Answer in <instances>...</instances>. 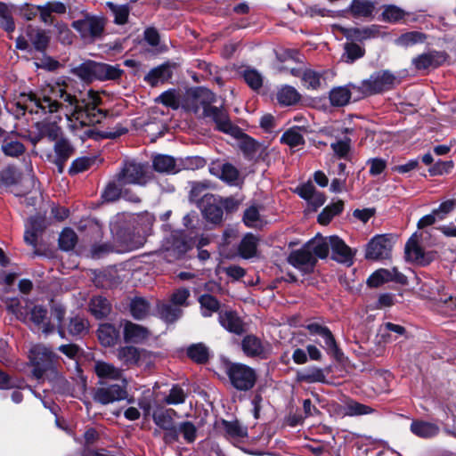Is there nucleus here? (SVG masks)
I'll return each mask as SVG.
<instances>
[{
    "instance_id": "64",
    "label": "nucleus",
    "mask_w": 456,
    "mask_h": 456,
    "mask_svg": "<svg viewBox=\"0 0 456 456\" xmlns=\"http://www.w3.org/2000/svg\"><path fill=\"white\" fill-rule=\"evenodd\" d=\"M190 297L189 289L185 288H180L174 291L171 296V304L182 308L183 306L188 305V298Z\"/></svg>"
},
{
    "instance_id": "51",
    "label": "nucleus",
    "mask_w": 456,
    "mask_h": 456,
    "mask_svg": "<svg viewBox=\"0 0 456 456\" xmlns=\"http://www.w3.org/2000/svg\"><path fill=\"white\" fill-rule=\"evenodd\" d=\"M77 240L76 232L72 229L66 228L61 232L59 237L60 248L63 250H70L75 247Z\"/></svg>"
},
{
    "instance_id": "17",
    "label": "nucleus",
    "mask_w": 456,
    "mask_h": 456,
    "mask_svg": "<svg viewBox=\"0 0 456 456\" xmlns=\"http://www.w3.org/2000/svg\"><path fill=\"white\" fill-rule=\"evenodd\" d=\"M446 60V54L443 52L431 51L418 55L412 59V65L418 70L437 68Z\"/></svg>"
},
{
    "instance_id": "18",
    "label": "nucleus",
    "mask_w": 456,
    "mask_h": 456,
    "mask_svg": "<svg viewBox=\"0 0 456 456\" xmlns=\"http://www.w3.org/2000/svg\"><path fill=\"white\" fill-rule=\"evenodd\" d=\"M404 252L405 258L416 265L425 266L432 261L431 256L423 251L417 239L413 236L406 242Z\"/></svg>"
},
{
    "instance_id": "48",
    "label": "nucleus",
    "mask_w": 456,
    "mask_h": 456,
    "mask_svg": "<svg viewBox=\"0 0 456 456\" xmlns=\"http://www.w3.org/2000/svg\"><path fill=\"white\" fill-rule=\"evenodd\" d=\"M373 411L374 410L371 407L356 401H349L345 405V414L347 416L367 415Z\"/></svg>"
},
{
    "instance_id": "24",
    "label": "nucleus",
    "mask_w": 456,
    "mask_h": 456,
    "mask_svg": "<svg viewBox=\"0 0 456 456\" xmlns=\"http://www.w3.org/2000/svg\"><path fill=\"white\" fill-rule=\"evenodd\" d=\"M219 322L230 332L240 335L244 331V324L242 321L232 311L221 312L219 314Z\"/></svg>"
},
{
    "instance_id": "49",
    "label": "nucleus",
    "mask_w": 456,
    "mask_h": 456,
    "mask_svg": "<svg viewBox=\"0 0 456 456\" xmlns=\"http://www.w3.org/2000/svg\"><path fill=\"white\" fill-rule=\"evenodd\" d=\"M94 65L95 61H88L82 63L78 67H76L72 69V72L77 76L79 78H81L83 81L90 82L94 77Z\"/></svg>"
},
{
    "instance_id": "56",
    "label": "nucleus",
    "mask_w": 456,
    "mask_h": 456,
    "mask_svg": "<svg viewBox=\"0 0 456 456\" xmlns=\"http://www.w3.org/2000/svg\"><path fill=\"white\" fill-rule=\"evenodd\" d=\"M122 185L123 184L118 183L117 180L109 183L102 192V198L106 201H114L118 200L121 195L123 196L124 191L121 189Z\"/></svg>"
},
{
    "instance_id": "43",
    "label": "nucleus",
    "mask_w": 456,
    "mask_h": 456,
    "mask_svg": "<svg viewBox=\"0 0 456 456\" xmlns=\"http://www.w3.org/2000/svg\"><path fill=\"white\" fill-rule=\"evenodd\" d=\"M299 99V95L295 88L285 86L277 93V101L280 104L289 106L296 103Z\"/></svg>"
},
{
    "instance_id": "47",
    "label": "nucleus",
    "mask_w": 456,
    "mask_h": 456,
    "mask_svg": "<svg viewBox=\"0 0 456 456\" xmlns=\"http://www.w3.org/2000/svg\"><path fill=\"white\" fill-rule=\"evenodd\" d=\"M434 308L443 314H452L456 311V298L444 292Z\"/></svg>"
},
{
    "instance_id": "45",
    "label": "nucleus",
    "mask_w": 456,
    "mask_h": 456,
    "mask_svg": "<svg viewBox=\"0 0 456 456\" xmlns=\"http://www.w3.org/2000/svg\"><path fill=\"white\" fill-rule=\"evenodd\" d=\"M153 167L158 172H175V160L167 155H159L153 159Z\"/></svg>"
},
{
    "instance_id": "63",
    "label": "nucleus",
    "mask_w": 456,
    "mask_h": 456,
    "mask_svg": "<svg viewBox=\"0 0 456 456\" xmlns=\"http://www.w3.org/2000/svg\"><path fill=\"white\" fill-rule=\"evenodd\" d=\"M186 398V394L183 389L178 386H174L169 395L165 398V403L167 404H180L183 403Z\"/></svg>"
},
{
    "instance_id": "58",
    "label": "nucleus",
    "mask_w": 456,
    "mask_h": 456,
    "mask_svg": "<svg viewBox=\"0 0 456 456\" xmlns=\"http://www.w3.org/2000/svg\"><path fill=\"white\" fill-rule=\"evenodd\" d=\"M106 4L114 14L116 23L125 24L126 22L129 14L126 5H117L111 2H108Z\"/></svg>"
},
{
    "instance_id": "59",
    "label": "nucleus",
    "mask_w": 456,
    "mask_h": 456,
    "mask_svg": "<svg viewBox=\"0 0 456 456\" xmlns=\"http://www.w3.org/2000/svg\"><path fill=\"white\" fill-rule=\"evenodd\" d=\"M2 151L7 156L18 157L24 152L25 148L19 141H4L2 144Z\"/></svg>"
},
{
    "instance_id": "28",
    "label": "nucleus",
    "mask_w": 456,
    "mask_h": 456,
    "mask_svg": "<svg viewBox=\"0 0 456 456\" xmlns=\"http://www.w3.org/2000/svg\"><path fill=\"white\" fill-rule=\"evenodd\" d=\"M411 431L419 437L428 439L437 436L440 428L432 422L413 420L411 424Z\"/></svg>"
},
{
    "instance_id": "32",
    "label": "nucleus",
    "mask_w": 456,
    "mask_h": 456,
    "mask_svg": "<svg viewBox=\"0 0 456 456\" xmlns=\"http://www.w3.org/2000/svg\"><path fill=\"white\" fill-rule=\"evenodd\" d=\"M375 10V3L370 0H353L349 12L355 18L370 17Z\"/></svg>"
},
{
    "instance_id": "42",
    "label": "nucleus",
    "mask_w": 456,
    "mask_h": 456,
    "mask_svg": "<svg viewBox=\"0 0 456 456\" xmlns=\"http://www.w3.org/2000/svg\"><path fill=\"white\" fill-rule=\"evenodd\" d=\"M406 15L407 12L404 10L393 4L385 6L381 14L382 20L390 23L400 22Z\"/></svg>"
},
{
    "instance_id": "4",
    "label": "nucleus",
    "mask_w": 456,
    "mask_h": 456,
    "mask_svg": "<svg viewBox=\"0 0 456 456\" xmlns=\"http://www.w3.org/2000/svg\"><path fill=\"white\" fill-rule=\"evenodd\" d=\"M402 78L388 69H382L372 73L369 78L363 80L358 91L363 96H370L393 90L400 85Z\"/></svg>"
},
{
    "instance_id": "62",
    "label": "nucleus",
    "mask_w": 456,
    "mask_h": 456,
    "mask_svg": "<svg viewBox=\"0 0 456 456\" xmlns=\"http://www.w3.org/2000/svg\"><path fill=\"white\" fill-rule=\"evenodd\" d=\"M259 212L256 207H250L246 209L243 221L248 227L256 228L261 225Z\"/></svg>"
},
{
    "instance_id": "23",
    "label": "nucleus",
    "mask_w": 456,
    "mask_h": 456,
    "mask_svg": "<svg viewBox=\"0 0 456 456\" xmlns=\"http://www.w3.org/2000/svg\"><path fill=\"white\" fill-rule=\"evenodd\" d=\"M26 35L37 51H45L48 46L50 37L45 30L35 28L32 25H28L26 27Z\"/></svg>"
},
{
    "instance_id": "35",
    "label": "nucleus",
    "mask_w": 456,
    "mask_h": 456,
    "mask_svg": "<svg viewBox=\"0 0 456 456\" xmlns=\"http://www.w3.org/2000/svg\"><path fill=\"white\" fill-rule=\"evenodd\" d=\"M427 35L419 31H409L395 39V44L401 47H410L426 41Z\"/></svg>"
},
{
    "instance_id": "34",
    "label": "nucleus",
    "mask_w": 456,
    "mask_h": 456,
    "mask_svg": "<svg viewBox=\"0 0 456 456\" xmlns=\"http://www.w3.org/2000/svg\"><path fill=\"white\" fill-rule=\"evenodd\" d=\"M98 338L104 346H114L118 338V331L109 323L101 324L98 329Z\"/></svg>"
},
{
    "instance_id": "29",
    "label": "nucleus",
    "mask_w": 456,
    "mask_h": 456,
    "mask_svg": "<svg viewBox=\"0 0 456 456\" xmlns=\"http://www.w3.org/2000/svg\"><path fill=\"white\" fill-rule=\"evenodd\" d=\"M149 336V331L146 328L127 322L124 327V338L126 342L141 343Z\"/></svg>"
},
{
    "instance_id": "39",
    "label": "nucleus",
    "mask_w": 456,
    "mask_h": 456,
    "mask_svg": "<svg viewBox=\"0 0 456 456\" xmlns=\"http://www.w3.org/2000/svg\"><path fill=\"white\" fill-rule=\"evenodd\" d=\"M158 311L160 318L166 322H174L183 314L182 308L171 303L160 304L158 307Z\"/></svg>"
},
{
    "instance_id": "21",
    "label": "nucleus",
    "mask_w": 456,
    "mask_h": 456,
    "mask_svg": "<svg viewBox=\"0 0 456 456\" xmlns=\"http://www.w3.org/2000/svg\"><path fill=\"white\" fill-rule=\"evenodd\" d=\"M163 247L166 252L165 257L167 258L168 261L179 258L188 250L187 243L177 234L171 235L170 238L166 240Z\"/></svg>"
},
{
    "instance_id": "12",
    "label": "nucleus",
    "mask_w": 456,
    "mask_h": 456,
    "mask_svg": "<svg viewBox=\"0 0 456 456\" xmlns=\"http://www.w3.org/2000/svg\"><path fill=\"white\" fill-rule=\"evenodd\" d=\"M75 152L74 146L66 138H61L54 142L53 154L47 156L48 160L57 167L58 172L62 173L66 162Z\"/></svg>"
},
{
    "instance_id": "3",
    "label": "nucleus",
    "mask_w": 456,
    "mask_h": 456,
    "mask_svg": "<svg viewBox=\"0 0 456 456\" xmlns=\"http://www.w3.org/2000/svg\"><path fill=\"white\" fill-rule=\"evenodd\" d=\"M47 314V310L45 307L35 305L30 311V321L45 335L53 332L57 327L60 336L63 338L64 330L61 323L65 315V309L61 305H54L52 308L51 316L48 317Z\"/></svg>"
},
{
    "instance_id": "8",
    "label": "nucleus",
    "mask_w": 456,
    "mask_h": 456,
    "mask_svg": "<svg viewBox=\"0 0 456 456\" xmlns=\"http://www.w3.org/2000/svg\"><path fill=\"white\" fill-rule=\"evenodd\" d=\"M148 167L135 161L125 162L121 170L116 175L120 184L144 185L147 183Z\"/></svg>"
},
{
    "instance_id": "60",
    "label": "nucleus",
    "mask_w": 456,
    "mask_h": 456,
    "mask_svg": "<svg viewBox=\"0 0 456 456\" xmlns=\"http://www.w3.org/2000/svg\"><path fill=\"white\" fill-rule=\"evenodd\" d=\"M281 142L290 147H297L304 143V139L297 130L290 129L282 134Z\"/></svg>"
},
{
    "instance_id": "57",
    "label": "nucleus",
    "mask_w": 456,
    "mask_h": 456,
    "mask_svg": "<svg viewBox=\"0 0 456 456\" xmlns=\"http://www.w3.org/2000/svg\"><path fill=\"white\" fill-rule=\"evenodd\" d=\"M40 133L43 137L47 138L51 142H57L61 137V129L56 123H47L42 126Z\"/></svg>"
},
{
    "instance_id": "22",
    "label": "nucleus",
    "mask_w": 456,
    "mask_h": 456,
    "mask_svg": "<svg viewBox=\"0 0 456 456\" xmlns=\"http://www.w3.org/2000/svg\"><path fill=\"white\" fill-rule=\"evenodd\" d=\"M241 347L244 354L250 357H265L267 352L266 346L253 335H248L243 338Z\"/></svg>"
},
{
    "instance_id": "20",
    "label": "nucleus",
    "mask_w": 456,
    "mask_h": 456,
    "mask_svg": "<svg viewBox=\"0 0 456 456\" xmlns=\"http://www.w3.org/2000/svg\"><path fill=\"white\" fill-rule=\"evenodd\" d=\"M45 226V220L41 216L30 217L26 224L24 232V240L32 247L37 246V237L43 232Z\"/></svg>"
},
{
    "instance_id": "44",
    "label": "nucleus",
    "mask_w": 456,
    "mask_h": 456,
    "mask_svg": "<svg viewBox=\"0 0 456 456\" xmlns=\"http://www.w3.org/2000/svg\"><path fill=\"white\" fill-rule=\"evenodd\" d=\"M199 302L201 307V314L205 317L211 316L219 309V302L212 295L205 294L200 296Z\"/></svg>"
},
{
    "instance_id": "1",
    "label": "nucleus",
    "mask_w": 456,
    "mask_h": 456,
    "mask_svg": "<svg viewBox=\"0 0 456 456\" xmlns=\"http://www.w3.org/2000/svg\"><path fill=\"white\" fill-rule=\"evenodd\" d=\"M66 87V84H57L45 88L41 96L34 94L24 95L23 104L19 102L18 107L30 113H38L39 110L44 113H53L62 110L68 120L69 129L77 134L80 128L88 126L89 120L77 97L68 93Z\"/></svg>"
},
{
    "instance_id": "27",
    "label": "nucleus",
    "mask_w": 456,
    "mask_h": 456,
    "mask_svg": "<svg viewBox=\"0 0 456 456\" xmlns=\"http://www.w3.org/2000/svg\"><path fill=\"white\" fill-rule=\"evenodd\" d=\"M172 66L170 63H164L152 69L144 77V80L152 86L159 83H164L172 76Z\"/></svg>"
},
{
    "instance_id": "6",
    "label": "nucleus",
    "mask_w": 456,
    "mask_h": 456,
    "mask_svg": "<svg viewBox=\"0 0 456 456\" xmlns=\"http://www.w3.org/2000/svg\"><path fill=\"white\" fill-rule=\"evenodd\" d=\"M56 355L44 345H35L29 351V359L34 366L33 376L43 379L45 372L52 369Z\"/></svg>"
},
{
    "instance_id": "5",
    "label": "nucleus",
    "mask_w": 456,
    "mask_h": 456,
    "mask_svg": "<svg viewBox=\"0 0 456 456\" xmlns=\"http://www.w3.org/2000/svg\"><path fill=\"white\" fill-rule=\"evenodd\" d=\"M226 374L232 385L240 391L251 389L256 380L255 370L242 363H229L226 367Z\"/></svg>"
},
{
    "instance_id": "31",
    "label": "nucleus",
    "mask_w": 456,
    "mask_h": 456,
    "mask_svg": "<svg viewBox=\"0 0 456 456\" xmlns=\"http://www.w3.org/2000/svg\"><path fill=\"white\" fill-rule=\"evenodd\" d=\"M344 210V201L341 200L326 206L317 216V222L322 225H328L331 220L340 215Z\"/></svg>"
},
{
    "instance_id": "33",
    "label": "nucleus",
    "mask_w": 456,
    "mask_h": 456,
    "mask_svg": "<svg viewBox=\"0 0 456 456\" xmlns=\"http://www.w3.org/2000/svg\"><path fill=\"white\" fill-rule=\"evenodd\" d=\"M94 77L98 80L116 79L120 77L122 70L118 65L95 62Z\"/></svg>"
},
{
    "instance_id": "26",
    "label": "nucleus",
    "mask_w": 456,
    "mask_h": 456,
    "mask_svg": "<svg viewBox=\"0 0 456 456\" xmlns=\"http://www.w3.org/2000/svg\"><path fill=\"white\" fill-rule=\"evenodd\" d=\"M350 87L358 90V86L349 84L345 86H338L330 90V101L332 106L344 107L350 102L352 93Z\"/></svg>"
},
{
    "instance_id": "52",
    "label": "nucleus",
    "mask_w": 456,
    "mask_h": 456,
    "mask_svg": "<svg viewBox=\"0 0 456 456\" xmlns=\"http://www.w3.org/2000/svg\"><path fill=\"white\" fill-rule=\"evenodd\" d=\"M187 353L191 360L199 363H203L208 359V349L203 344L192 345Z\"/></svg>"
},
{
    "instance_id": "11",
    "label": "nucleus",
    "mask_w": 456,
    "mask_h": 456,
    "mask_svg": "<svg viewBox=\"0 0 456 456\" xmlns=\"http://www.w3.org/2000/svg\"><path fill=\"white\" fill-rule=\"evenodd\" d=\"M315 343H318L331 357L340 360L343 353L329 328L315 322Z\"/></svg>"
},
{
    "instance_id": "36",
    "label": "nucleus",
    "mask_w": 456,
    "mask_h": 456,
    "mask_svg": "<svg viewBox=\"0 0 456 456\" xmlns=\"http://www.w3.org/2000/svg\"><path fill=\"white\" fill-rule=\"evenodd\" d=\"M336 235L322 236L320 232L315 233V257L326 258L329 256Z\"/></svg>"
},
{
    "instance_id": "50",
    "label": "nucleus",
    "mask_w": 456,
    "mask_h": 456,
    "mask_svg": "<svg viewBox=\"0 0 456 456\" xmlns=\"http://www.w3.org/2000/svg\"><path fill=\"white\" fill-rule=\"evenodd\" d=\"M289 69V68H284ZM289 72L292 76L301 78V83L306 88H312L314 86V72L310 69H304L303 67L290 68Z\"/></svg>"
},
{
    "instance_id": "37",
    "label": "nucleus",
    "mask_w": 456,
    "mask_h": 456,
    "mask_svg": "<svg viewBox=\"0 0 456 456\" xmlns=\"http://www.w3.org/2000/svg\"><path fill=\"white\" fill-rule=\"evenodd\" d=\"M89 307L92 314L97 319L106 317L111 310L110 302L101 296L93 297Z\"/></svg>"
},
{
    "instance_id": "55",
    "label": "nucleus",
    "mask_w": 456,
    "mask_h": 456,
    "mask_svg": "<svg viewBox=\"0 0 456 456\" xmlns=\"http://www.w3.org/2000/svg\"><path fill=\"white\" fill-rule=\"evenodd\" d=\"M392 276L389 273V270L379 269L373 273L367 280V284L370 287L377 288L384 282L391 281Z\"/></svg>"
},
{
    "instance_id": "40",
    "label": "nucleus",
    "mask_w": 456,
    "mask_h": 456,
    "mask_svg": "<svg viewBox=\"0 0 456 456\" xmlns=\"http://www.w3.org/2000/svg\"><path fill=\"white\" fill-rule=\"evenodd\" d=\"M334 154L338 159H351L352 141L348 137L338 140L330 144Z\"/></svg>"
},
{
    "instance_id": "25",
    "label": "nucleus",
    "mask_w": 456,
    "mask_h": 456,
    "mask_svg": "<svg viewBox=\"0 0 456 456\" xmlns=\"http://www.w3.org/2000/svg\"><path fill=\"white\" fill-rule=\"evenodd\" d=\"M94 371L96 375L100 379H112V380H118V379H124L123 377V370L116 366H114L112 363L104 362V361H96L94 362Z\"/></svg>"
},
{
    "instance_id": "61",
    "label": "nucleus",
    "mask_w": 456,
    "mask_h": 456,
    "mask_svg": "<svg viewBox=\"0 0 456 456\" xmlns=\"http://www.w3.org/2000/svg\"><path fill=\"white\" fill-rule=\"evenodd\" d=\"M224 428L226 433L234 438H242L248 434L247 428L238 421H224Z\"/></svg>"
},
{
    "instance_id": "15",
    "label": "nucleus",
    "mask_w": 456,
    "mask_h": 456,
    "mask_svg": "<svg viewBox=\"0 0 456 456\" xmlns=\"http://www.w3.org/2000/svg\"><path fill=\"white\" fill-rule=\"evenodd\" d=\"M332 240L333 243L330 250L331 259L338 264L351 266L354 264L355 251L347 246L346 242L337 235L332 239Z\"/></svg>"
},
{
    "instance_id": "13",
    "label": "nucleus",
    "mask_w": 456,
    "mask_h": 456,
    "mask_svg": "<svg viewBox=\"0 0 456 456\" xmlns=\"http://www.w3.org/2000/svg\"><path fill=\"white\" fill-rule=\"evenodd\" d=\"M200 208L203 216L210 223L220 224L223 219V208L221 204L213 194L206 193L202 196Z\"/></svg>"
},
{
    "instance_id": "16",
    "label": "nucleus",
    "mask_w": 456,
    "mask_h": 456,
    "mask_svg": "<svg viewBox=\"0 0 456 456\" xmlns=\"http://www.w3.org/2000/svg\"><path fill=\"white\" fill-rule=\"evenodd\" d=\"M444 289L442 281L433 278H427L424 281H420L419 293L421 297L432 301L433 306H435L438 301H441V297L444 293Z\"/></svg>"
},
{
    "instance_id": "46",
    "label": "nucleus",
    "mask_w": 456,
    "mask_h": 456,
    "mask_svg": "<svg viewBox=\"0 0 456 456\" xmlns=\"http://www.w3.org/2000/svg\"><path fill=\"white\" fill-rule=\"evenodd\" d=\"M220 178L231 185H238L240 182L238 169L230 163L222 166Z\"/></svg>"
},
{
    "instance_id": "53",
    "label": "nucleus",
    "mask_w": 456,
    "mask_h": 456,
    "mask_svg": "<svg viewBox=\"0 0 456 456\" xmlns=\"http://www.w3.org/2000/svg\"><path fill=\"white\" fill-rule=\"evenodd\" d=\"M243 77L245 82L253 90H257L263 86V77L255 69L248 68L243 71Z\"/></svg>"
},
{
    "instance_id": "10",
    "label": "nucleus",
    "mask_w": 456,
    "mask_h": 456,
    "mask_svg": "<svg viewBox=\"0 0 456 456\" xmlns=\"http://www.w3.org/2000/svg\"><path fill=\"white\" fill-rule=\"evenodd\" d=\"M123 385L112 384L97 388L93 395L95 402L102 404H109L124 400L127 397L126 380L123 379Z\"/></svg>"
},
{
    "instance_id": "41",
    "label": "nucleus",
    "mask_w": 456,
    "mask_h": 456,
    "mask_svg": "<svg viewBox=\"0 0 456 456\" xmlns=\"http://www.w3.org/2000/svg\"><path fill=\"white\" fill-rule=\"evenodd\" d=\"M150 312L148 301L142 297H135L130 303V313L134 319L141 320L145 318Z\"/></svg>"
},
{
    "instance_id": "19",
    "label": "nucleus",
    "mask_w": 456,
    "mask_h": 456,
    "mask_svg": "<svg viewBox=\"0 0 456 456\" xmlns=\"http://www.w3.org/2000/svg\"><path fill=\"white\" fill-rule=\"evenodd\" d=\"M175 411L172 409L159 408L152 413L154 423L160 428L169 431L174 439H177V430L174 426L172 414Z\"/></svg>"
},
{
    "instance_id": "54",
    "label": "nucleus",
    "mask_w": 456,
    "mask_h": 456,
    "mask_svg": "<svg viewBox=\"0 0 456 456\" xmlns=\"http://www.w3.org/2000/svg\"><path fill=\"white\" fill-rule=\"evenodd\" d=\"M365 50L354 43L346 44L345 45V53L343 58L346 62L353 63L357 59L362 58L364 55Z\"/></svg>"
},
{
    "instance_id": "9",
    "label": "nucleus",
    "mask_w": 456,
    "mask_h": 456,
    "mask_svg": "<svg viewBox=\"0 0 456 456\" xmlns=\"http://www.w3.org/2000/svg\"><path fill=\"white\" fill-rule=\"evenodd\" d=\"M72 27L80 34L86 41H93L99 37L104 28V22L102 19L94 16H86L83 19L75 20Z\"/></svg>"
},
{
    "instance_id": "30",
    "label": "nucleus",
    "mask_w": 456,
    "mask_h": 456,
    "mask_svg": "<svg viewBox=\"0 0 456 456\" xmlns=\"http://www.w3.org/2000/svg\"><path fill=\"white\" fill-rule=\"evenodd\" d=\"M142 352L133 346H121L117 351V357L124 365L129 367L139 363Z\"/></svg>"
},
{
    "instance_id": "14",
    "label": "nucleus",
    "mask_w": 456,
    "mask_h": 456,
    "mask_svg": "<svg viewBox=\"0 0 456 456\" xmlns=\"http://www.w3.org/2000/svg\"><path fill=\"white\" fill-rule=\"evenodd\" d=\"M312 241L313 240H310L303 248L293 251L288 257L290 265L304 273L311 271L314 267Z\"/></svg>"
},
{
    "instance_id": "2",
    "label": "nucleus",
    "mask_w": 456,
    "mask_h": 456,
    "mask_svg": "<svg viewBox=\"0 0 456 456\" xmlns=\"http://www.w3.org/2000/svg\"><path fill=\"white\" fill-rule=\"evenodd\" d=\"M215 101L216 97L210 90L198 87L187 94L184 108L195 114L202 109V116L210 118L216 123L218 130L234 135L238 132V128L232 124L225 110L211 106Z\"/></svg>"
},
{
    "instance_id": "7",
    "label": "nucleus",
    "mask_w": 456,
    "mask_h": 456,
    "mask_svg": "<svg viewBox=\"0 0 456 456\" xmlns=\"http://www.w3.org/2000/svg\"><path fill=\"white\" fill-rule=\"evenodd\" d=\"M394 246L392 234L375 235L366 245L365 258L368 260L387 259Z\"/></svg>"
},
{
    "instance_id": "38",
    "label": "nucleus",
    "mask_w": 456,
    "mask_h": 456,
    "mask_svg": "<svg viewBox=\"0 0 456 456\" xmlns=\"http://www.w3.org/2000/svg\"><path fill=\"white\" fill-rule=\"evenodd\" d=\"M257 242L258 240L255 235L247 233L239 246L240 256L244 258L253 257L256 253Z\"/></svg>"
}]
</instances>
